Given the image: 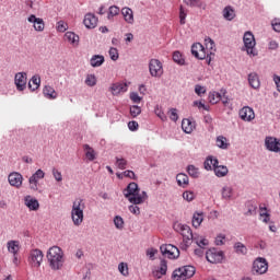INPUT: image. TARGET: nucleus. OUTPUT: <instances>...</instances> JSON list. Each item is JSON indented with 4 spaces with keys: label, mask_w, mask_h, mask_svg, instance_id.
I'll return each mask as SVG.
<instances>
[{
    "label": "nucleus",
    "mask_w": 280,
    "mask_h": 280,
    "mask_svg": "<svg viewBox=\"0 0 280 280\" xmlns=\"http://www.w3.org/2000/svg\"><path fill=\"white\" fill-rule=\"evenodd\" d=\"M205 220V214L200 212H196L192 215V226L195 229H198L202 224V221Z\"/></svg>",
    "instance_id": "33"
},
{
    "label": "nucleus",
    "mask_w": 280,
    "mask_h": 280,
    "mask_svg": "<svg viewBox=\"0 0 280 280\" xmlns=\"http://www.w3.org/2000/svg\"><path fill=\"white\" fill-rule=\"evenodd\" d=\"M83 148L86 159L90 161H95V150H93V148H91L89 144H84Z\"/></svg>",
    "instance_id": "38"
},
{
    "label": "nucleus",
    "mask_w": 280,
    "mask_h": 280,
    "mask_svg": "<svg viewBox=\"0 0 280 280\" xmlns=\"http://www.w3.org/2000/svg\"><path fill=\"white\" fill-rule=\"evenodd\" d=\"M225 240H226V236H224V234H219V235L215 237V244H217V246H224Z\"/></svg>",
    "instance_id": "60"
},
{
    "label": "nucleus",
    "mask_w": 280,
    "mask_h": 280,
    "mask_svg": "<svg viewBox=\"0 0 280 280\" xmlns=\"http://www.w3.org/2000/svg\"><path fill=\"white\" fill-rule=\"evenodd\" d=\"M260 220L268 224L270 222V214L266 208H260Z\"/></svg>",
    "instance_id": "45"
},
{
    "label": "nucleus",
    "mask_w": 280,
    "mask_h": 280,
    "mask_svg": "<svg viewBox=\"0 0 280 280\" xmlns=\"http://www.w3.org/2000/svg\"><path fill=\"white\" fill-rule=\"evenodd\" d=\"M128 166V160L124 159V158H116V167H118V170H126V167Z\"/></svg>",
    "instance_id": "43"
},
{
    "label": "nucleus",
    "mask_w": 280,
    "mask_h": 280,
    "mask_svg": "<svg viewBox=\"0 0 280 280\" xmlns=\"http://www.w3.org/2000/svg\"><path fill=\"white\" fill-rule=\"evenodd\" d=\"M223 200H231L233 198V187L224 186L221 190Z\"/></svg>",
    "instance_id": "34"
},
{
    "label": "nucleus",
    "mask_w": 280,
    "mask_h": 280,
    "mask_svg": "<svg viewBox=\"0 0 280 280\" xmlns=\"http://www.w3.org/2000/svg\"><path fill=\"white\" fill-rule=\"evenodd\" d=\"M173 60L177 65H185V58H183V54H180V51H175L173 54Z\"/></svg>",
    "instance_id": "47"
},
{
    "label": "nucleus",
    "mask_w": 280,
    "mask_h": 280,
    "mask_svg": "<svg viewBox=\"0 0 280 280\" xmlns=\"http://www.w3.org/2000/svg\"><path fill=\"white\" fill-rule=\"evenodd\" d=\"M243 43L248 56H257V49H255V45H257L255 35L250 32H246L243 36Z\"/></svg>",
    "instance_id": "7"
},
{
    "label": "nucleus",
    "mask_w": 280,
    "mask_h": 280,
    "mask_svg": "<svg viewBox=\"0 0 280 280\" xmlns=\"http://www.w3.org/2000/svg\"><path fill=\"white\" fill-rule=\"evenodd\" d=\"M160 250L164 257H167L168 259H178L180 257V250L178 247L168 244V245H162L160 247Z\"/></svg>",
    "instance_id": "8"
},
{
    "label": "nucleus",
    "mask_w": 280,
    "mask_h": 280,
    "mask_svg": "<svg viewBox=\"0 0 280 280\" xmlns=\"http://www.w3.org/2000/svg\"><path fill=\"white\" fill-rule=\"evenodd\" d=\"M28 184H30V189L32 191H38V180L37 179H34L33 177H30Z\"/></svg>",
    "instance_id": "55"
},
{
    "label": "nucleus",
    "mask_w": 280,
    "mask_h": 280,
    "mask_svg": "<svg viewBox=\"0 0 280 280\" xmlns=\"http://www.w3.org/2000/svg\"><path fill=\"white\" fill-rule=\"evenodd\" d=\"M31 178L35 179V180H40L43 178H45V172L43 170H37L32 176Z\"/></svg>",
    "instance_id": "54"
},
{
    "label": "nucleus",
    "mask_w": 280,
    "mask_h": 280,
    "mask_svg": "<svg viewBox=\"0 0 280 280\" xmlns=\"http://www.w3.org/2000/svg\"><path fill=\"white\" fill-rule=\"evenodd\" d=\"M265 145L269 152H276V154H280V139L275 137H267L265 139Z\"/></svg>",
    "instance_id": "12"
},
{
    "label": "nucleus",
    "mask_w": 280,
    "mask_h": 280,
    "mask_svg": "<svg viewBox=\"0 0 280 280\" xmlns=\"http://www.w3.org/2000/svg\"><path fill=\"white\" fill-rule=\"evenodd\" d=\"M67 27H68V25H67V23H65V21H59L58 23H57V31L58 32H67Z\"/></svg>",
    "instance_id": "61"
},
{
    "label": "nucleus",
    "mask_w": 280,
    "mask_h": 280,
    "mask_svg": "<svg viewBox=\"0 0 280 280\" xmlns=\"http://www.w3.org/2000/svg\"><path fill=\"white\" fill-rule=\"evenodd\" d=\"M196 275V267L194 266H184L175 269L172 275L173 280H187L191 279Z\"/></svg>",
    "instance_id": "5"
},
{
    "label": "nucleus",
    "mask_w": 280,
    "mask_h": 280,
    "mask_svg": "<svg viewBox=\"0 0 280 280\" xmlns=\"http://www.w3.org/2000/svg\"><path fill=\"white\" fill-rule=\"evenodd\" d=\"M191 54L195 58H198V60H205L207 58V50L200 43H196L191 46Z\"/></svg>",
    "instance_id": "14"
},
{
    "label": "nucleus",
    "mask_w": 280,
    "mask_h": 280,
    "mask_svg": "<svg viewBox=\"0 0 280 280\" xmlns=\"http://www.w3.org/2000/svg\"><path fill=\"white\" fill-rule=\"evenodd\" d=\"M217 145L218 148H221V150H226V148H229V142L226 141V138H224V136H219L217 138Z\"/></svg>",
    "instance_id": "42"
},
{
    "label": "nucleus",
    "mask_w": 280,
    "mask_h": 280,
    "mask_svg": "<svg viewBox=\"0 0 280 280\" xmlns=\"http://www.w3.org/2000/svg\"><path fill=\"white\" fill-rule=\"evenodd\" d=\"M170 119L172 121H178V113H177L176 108L171 109Z\"/></svg>",
    "instance_id": "63"
},
{
    "label": "nucleus",
    "mask_w": 280,
    "mask_h": 280,
    "mask_svg": "<svg viewBox=\"0 0 280 280\" xmlns=\"http://www.w3.org/2000/svg\"><path fill=\"white\" fill-rule=\"evenodd\" d=\"M85 84L86 86H95V84H97V78L95 74H88L85 78Z\"/></svg>",
    "instance_id": "46"
},
{
    "label": "nucleus",
    "mask_w": 280,
    "mask_h": 280,
    "mask_svg": "<svg viewBox=\"0 0 280 280\" xmlns=\"http://www.w3.org/2000/svg\"><path fill=\"white\" fill-rule=\"evenodd\" d=\"M183 198L184 200H187V202H191V200L196 198V194H194V191L186 190L183 192Z\"/></svg>",
    "instance_id": "53"
},
{
    "label": "nucleus",
    "mask_w": 280,
    "mask_h": 280,
    "mask_svg": "<svg viewBox=\"0 0 280 280\" xmlns=\"http://www.w3.org/2000/svg\"><path fill=\"white\" fill-rule=\"evenodd\" d=\"M91 67H102L104 65V56L95 55L90 60Z\"/></svg>",
    "instance_id": "36"
},
{
    "label": "nucleus",
    "mask_w": 280,
    "mask_h": 280,
    "mask_svg": "<svg viewBox=\"0 0 280 280\" xmlns=\"http://www.w3.org/2000/svg\"><path fill=\"white\" fill-rule=\"evenodd\" d=\"M213 172L218 178H224V176L229 174V167L217 164L213 168Z\"/></svg>",
    "instance_id": "28"
},
{
    "label": "nucleus",
    "mask_w": 280,
    "mask_h": 280,
    "mask_svg": "<svg viewBox=\"0 0 280 280\" xmlns=\"http://www.w3.org/2000/svg\"><path fill=\"white\" fill-rule=\"evenodd\" d=\"M8 182L11 187H15V189H21L23 186V175L19 172L10 173L8 176Z\"/></svg>",
    "instance_id": "13"
},
{
    "label": "nucleus",
    "mask_w": 280,
    "mask_h": 280,
    "mask_svg": "<svg viewBox=\"0 0 280 280\" xmlns=\"http://www.w3.org/2000/svg\"><path fill=\"white\" fill-rule=\"evenodd\" d=\"M217 165H220V162L218 161V159L211 155H209L203 162V167L205 170H207V172H211Z\"/></svg>",
    "instance_id": "23"
},
{
    "label": "nucleus",
    "mask_w": 280,
    "mask_h": 280,
    "mask_svg": "<svg viewBox=\"0 0 280 280\" xmlns=\"http://www.w3.org/2000/svg\"><path fill=\"white\" fill-rule=\"evenodd\" d=\"M174 230L183 236L184 244L182 245V248H189L195 237L194 232H191V228L183 223H175Z\"/></svg>",
    "instance_id": "4"
},
{
    "label": "nucleus",
    "mask_w": 280,
    "mask_h": 280,
    "mask_svg": "<svg viewBox=\"0 0 280 280\" xmlns=\"http://www.w3.org/2000/svg\"><path fill=\"white\" fill-rule=\"evenodd\" d=\"M43 94L46 100H57L58 98V92L54 89L51 85H45L43 89Z\"/></svg>",
    "instance_id": "21"
},
{
    "label": "nucleus",
    "mask_w": 280,
    "mask_h": 280,
    "mask_svg": "<svg viewBox=\"0 0 280 280\" xmlns=\"http://www.w3.org/2000/svg\"><path fill=\"white\" fill-rule=\"evenodd\" d=\"M272 28L275 30V32H280V20H275L272 22Z\"/></svg>",
    "instance_id": "64"
},
{
    "label": "nucleus",
    "mask_w": 280,
    "mask_h": 280,
    "mask_svg": "<svg viewBox=\"0 0 280 280\" xmlns=\"http://www.w3.org/2000/svg\"><path fill=\"white\" fill-rule=\"evenodd\" d=\"M108 54L112 60L114 61L119 60V50H117V48H114V47L109 48Z\"/></svg>",
    "instance_id": "52"
},
{
    "label": "nucleus",
    "mask_w": 280,
    "mask_h": 280,
    "mask_svg": "<svg viewBox=\"0 0 280 280\" xmlns=\"http://www.w3.org/2000/svg\"><path fill=\"white\" fill-rule=\"evenodd\" d=\"M44 257L45 255L43 254V250L38 248L31 249L27 258L28 266L38 270V268H40V265L43 264Z\"/></svg>",
    "instance_id": "6"
},
{
    "label": "nucleus",
    "mask_w": 280,
    "mask_h": 280,
    "mask_svg": "<svg viewBox=\"0 0 280 280\" xmlns=\"http://www.w3.org/2000/svg\"><path fill=\"white\" fill-rule=\"evenodd\" d=\"M97 16L93 13H88L84 16L83 23L88 30H95L97 27Z\"/></svg>",
    "instance_id": "18"
},
{
    "label": "nucleus",
    "mask_w": 280,
    "mask_h": 280,
    "mask_svg": "<svg viewBox=\"0 0 280 280\" xmlns=\"http://www.w3.org/2000/svg\"><path fill=\"white\" fill-rule=\"evenodd\" d=\"M47 259L51 270H60L65 264V254L58 246H52L47 253Z\"/></svg>",
    "instance_id": "2"
},
{
    "label": "nucleus",
    "mask_w": 280,
    "mask_h": 280,
    "mask_svg": "<svg viewBox=\"0 0 280 280\" xmlns=\"http://www.w3.org/2000/svg\"><path fill=\"white\" fill-rule=\"evenodd\" d=\"M192 242H195L197 244V246H199V248H207V246H209V240L200 236V237H196L194 236Z\"/></svg>",
    "instance_id": "37"
},
{
    "label": "nucleus",
    "mask_w": 280,
    "mask_h": 280,
    "mask_svg": "<svg viewBox=\"0 0 280 280\" xmlns=\"http://www.w3.org/2000/svg\"><path fill=\"white\" fill-rule=\"evenodd\" d=\"M240 117L243 121H253L255 119V112L250 107H243L240 110Z\"/></svg>",
    "instance_id": "19"
},
{
    "label": "nucleus",
    "mask_w": 280,
    "mask_h": 280,
    "mask_svg": "<svg viewBox=\"0 0 280 280\" xmlns=\"http://www.w3.org/2000/svg\"><path fill=\"white\" fill-rule=\"evenodd\" d=\"M51 172L55 180H57V183H62V173L56 167H54Z\"/></svg>",
    "instance_id": "56"
},
{
    "label": "nucleus",
    "mask_w": 280,
    "mask_h": 280,
    "mask_svg": "<svg viewBox=\"0 0 280 280\" xmlns=\"http://www.w3.org/2000/svg\"><path fill=\"white\" fill-rule=\"evenodd\" d=\"M195 93L198 97H202L207 93V88L200 84L195 85Z\"/></svg>",
    "instance_id": "49"
},
{
    "label": "nucleus",
    "mask_w": 280,
    "mask_h": 280,
    "mask_svg": "<svg viewBox=\"0 0 280 280\" xmlns=\"http://www.w3.org/2000/svg\"><path fill=\"white\" fill-rule=\"evenodd\" d=\"M118 270L120 275H122V277H128V275H130V272L128 271V264L126 262H120L118 265Z\"/></svg>",
    "instance_id": "48"
},
{
    "label": "nucleus",
    "mask_w": 280,
    "mask_h": 280,
    "mask_svg": "<svg viewBox=\"0 0 280 280\" xmlns=\"http://www.w3.org/2000/svg\"><path fill=\"white\" fill-rule=\"evenodd\" d=\"M206 258L210 264H222V260L224 259V252L215 248L209 249L206 253Z\"/></svg>",
    "instance_id": "11"
},
{
    "label": "nucleus",
    "mask_w": 280,
    "mask_h": 280,
    "mask_svg": "<svg viewBox=\"0 0 280 280\" xmlns=\"http://www.w3.org/2000/svg\"><path fill=\"white\" fill-rule=\"evenodd\" d=\"M130 213H133V215H139L141 213L140 208L137 205L129 206Z\"/></svg>",
    "instance_id": "62"
},
{
    "label": "nucleus",
    "mask_w": 280,
    "mask_h": 280,
    "mask_svg": "<svg viewBox=\"0 0 280 280\" xmlns=\"http://www.w3.org/2000/svg\"><path fill=\"white\" fill-rule=\"evenodd\" d=\"M187 5H191V8H202V0H188Z\"/></svg>",
    "instance_id": "58"
},
{
    "label": "nucleus",
    "mask_w": 280,
    "mask_h": 280,
    "mask_svg": "<svg viewBox=\"0 0 280 280\" xmlns=\"http://www.w3.org/2000/svg\"><path fill=\"white\" fill-rule=\"evenodd\" d=\"M248 83L252 89H259L261 86V81L259 80V74L257 72H252L248 74Z\"/></svg>",
    "instance_id": "22"
},
{
    "label": "nucleus",
    "mask_w": 280,
    "mask_h": 280,
    "mask_svg": "<svg viewBox=\"0 0 280 280\" xmlns=\"http://www.w3.org/2000/svg\"><path fill=\"white\" fill-rule=\"evenodd\" d=\"M7 246H8L9 253H11L12 255H19V250H21L19 241H9Z\"/></svg>",
    "instance_id": "32"
},
{
    "label": "nucleus",
    "mask_w": 280,
    "mask_h": 280,
    "mask_svg": "<svg viewBox=\"0 0 280 280\" xmlns=\"http://www.w3.org/2000/svg\"><path fill=\"white\" fill-rule=\"evenodd\" d=\"M114 224H115L116 229L121 231V229H124V218H121L120 215H116L114 218Z\"/></svg>",
    "instance_id": "50"
},
{
    "label": "nucleus",
    "mask_w": 280,
    "mask_h": 280,
    "mask_svg": "<svg viewBox=\"0 0 280 280\" xmlns=\"http://www.w3.org/2000/svg\"><path fill=\"white\" fill-rule=\"evenodd\" d=\"M15 85L18 91H25L27 86V73L19 72L15 74Z\"/></svg>",
    "instance_id": "15"
},
{
    "label": "nucleus",
    "mask_w": 280,
    "mask_h": 280,
    "mask_svg": "<svg viewBox=\"0 0 280 280\" xmlns=\"http://www.w3.org/2000/svg\"><path fill=\"white\" fill-rule=\"evenodd\" d=\"M118 178H133L135 179V172L132 171H125L122 174H117Z\"/></svg>",
    "instance_id": "59"
},
{
    "label": "nucleus",
    "mask_w": 280,
    "mask_h": 280,
    "mask_svg": "<svg viewBox=\"0 0 280 280\" xmlns=\"http://www.w3.org/2000/svg\"><path fill=\"white\" fill-rule=\"evenodd\" d=\"M121 14L126 21V23H129L132 25L135 23V13L132 12V9L125 7L121 9Z\"/></svg>",
    "instance_id": "25"
},
{
    "label": "nucleus",
    "mask_w": 280,
    "mask_h": 280,
    "mask_svg": "<svg viewBox=\"0 0 280 280\" xmlns=\"http://www.w3.org/2000/svg\"><path fill=\"white\" fill-rule=\"evenodd\" d=\"M205 50L207 54L206 58H209L208 63L211 62V56H215V42H213V39H211L210 37L205 39Z\"/></svg>",
    "instance_id": "17"
},
{
    "label": "nucleus",
    "mask_w": 280,
    "mask_h": 280,
    "mask_svg": "<svg viewBox=\"0 0 280 280\" xmlns=\"http://www.w3.org/2000/svg\"><path fill=\"white\" fill-rule=\"evenodd\" d=\"M40 86V77L34 75L28 82V89L32 91H37Z\"/></svg>",
    "instance_id": "35"
},
{
    "label": "nucleus",
    "mask_w": 280,
    "mask_h": 280,
    "mask_svg": "<svg viewBox=\"0 0 280 280\" xmlns=\"http://www.w3.org/2000/svg\"><path fill=\"white\" fill-rule=\"evenodd\" d=\"M84 209H86L84 199L77 198L72 203L71 210V218L74 226H80V224L84 222Z\"/></svg>",
    "instance_id": "3"
},
{
    "label": "nucleus",
    "mask_w": 280,
    "mask_h": 280,
    "mask_svg": "<svg viewBox=\"0 0 280 280\" xmlns=\"http://www.w3.org/2000/svg\"><path fill=\"white\" fill-rule=\"evenodd\" d=\"M208 100H209L210 104H218V102H220V100H222V95L218 92H210Z\"/></svg>",
    "instance_id": "41"
},
{
    "label": "nucleus",
    "mask_w": 280,
    "mask_h": 280,
    "mask_svg": "<svg viewBox=\"0 0 280 280\" xmlns=\"http://www.w3.org/2000/svg\"><path fill=\"white\" fill-rule=\"evenodd\" d=\"M187 172L191 178H198L200 176V171L194 165H188Z\"/></svg>",
    "instance_id": "44"
},
{
    "label": "nucleus",
    "mask_w": 280,
    "mask_h": 280,
    "mask_svg": "<svg viewBox=\"0 0 280 280\" xmlns=\"http://www.w3.org/2000/svg\"><path fill=\"white\" fill-rule=\"evenodd\" d=\"M194 128H196V126L194 125V122H191V120H189L188 118L183 119L182 130H184L186 135H191V132H194Z\"/></svg>",
    "instance_id": "29"
},
{
    "label": "nucleus",
    "mask_w": 280,
    "mask_h": 280,
    "mask_svg": "<svg viewBox=\"0 0 280 280\" xmlns=\"http://www.w3.org/2000/svg\"><path fill=\"white\" fill-rule=\"evenodd\" d=\"M141 113V107L138 105H132L130 107V115L131 117H139V114Z\"/></svg>",
    "instance_id": "57"
},
{
    "label": "nucleus",
    "mask_w": 280,
    "mask_h": 280,
    "mask_svg": "<svg viewBox=\"0 0 280 280\" xmlns=\"http://www.w3.org/2000/svg\"><path fill=\"white\" fill-rule=\"evenodd\" d=\"M155 277L161 279L163 275H167V260H161L159 269L155 271Z\"/></svg>",
    "instance_id": "31"
},
{
    "label": "nucleus",
    "mask_w": 280,
    "mask_h": 280,
    "mask_svg": "<svg viewBox=\"0 0 280 280\" xmlns=\"http://www.w3.org/2000/svg\"><path fill=\"white\" fill-rule=\"evenodd\" d=\"M252 272L254 275H266L268 272V260L261 257L254 260Z\"/></svg>",
    "instance_id": "9"
},
{
    "label": "nucleus",
    "mask_w": 280,
    "mask_h": 280,
    "mask_svg": "<svg viewBox=\"0 0 280 280\" xmlns=\"http://www.w3.org/2000/svg\"><path fill=\"white\" fill-rule=\"evenodd\" d=\"M149 71L152 78H161L163 75V63L159 59H151L149 62Z\"/></svg>",
    "instance_id": "10"
},
{
    "label": "nucleus",
    "mask_w": 280,
    "mask_h": 280,
    "mask_svg": "<svg viewBox=\"0 0 280 280\" xmlns=\"http://www.w3.org/2000/svg\"><path fill=\"white\" fill-rule=\"evenodd\" d=\"M176 180H177V185L179 187H187V185H189V176H187V174L185 173H179L176 176Z\"/></svg>",
    "instance_id": "30"
},
{
    "label": "nucleus",
    "mask_w": 280,
    "mask_h": 280,
    "mask_svg": "<svg viewBox=\"0 0 280 280\" xmlns=\"http://www.w3.org/2000/svg\"><path fill=\"white\" fill-rule=\"evenodd\" d=\"M129 97L133 104H141V101L143 100L137 92H131Z\"/></svg>",
    "instance_id": "51"
},
{
    "label": "nucleus",
    "mask_w": 280,
    "mask_h": 280,
    "mask_svg": "<svg viewBox=\"0 0 280 280\" xmlns=\"http://www.w3.org/2000/svg\"><path fill=\"white\" fill-rule=\"evenodd\" d=\"M222 14L225 21H233V19L236 16L235 9H233L231 5L225 7L222 11Z\"/></svg>",
    "instance_id": "27"
},
{
    "label": "nucleus",
    "mask_w": 280,
    "mask_h": 280,
    "mask_svg": "<svg viewBox=\"0 0 280 280\" xmlns=\"http://www.w3.org/2000/svg\"><path fill=\"white\" fill-rule=\"evenodd\" d=\"M234 248L238 255H246V253H248V248H246V245H244V243L241 242L235 243Z\"/></svg>",
    "instance_id": "40"
},
{
    "label": "nucleus",
    "mask_w": 280,
    "mask_h": 280,
    "mask_svg": "<svg viewBox=\"0 0 280 280\" xmlns=\"http://www.w3.org/2000/svg\"><path fill=\"white\" fill-rule=\"evenodd\" d=\"M113 95H119V93H126L128 91V83H114L110 88Z\"/></svg>",
    "instance_id": "24"
},
{
    "label": "nucleus",
    "mask_w": 280,
    "mask_h": 280,
    "mask_svg": "<svg viewBox=\"0 0 280 280\" xmlns=\"http://www.w3.org/2000/svg\"><path fill=\"white\" fill-rule=\"evenodd\" d=\"M65 40H68V43H70V45H74V47H78V45L80 43V36H78L73 32H67L65 34Z\"/></svg>",
    "instance_id": "26"
},
{
    "label": "nucleus",
    "mask_w": 280,
    "mask_h": 280,
    "mask_svg": "<svg viewBox=\"0 0 280 280\" xmlns=\"http://www.w3.org/2000/svg\"><path fill=\"white\" fill-rule=\"evenodd\" d=\"M24 205L30 209V211H38V209H40V203H38V201L32 196H26L24 198Z\"/></svg>",
    "instance_id": "20"
},
{
    "label": "nucleus",
    "mask_w": 280,
    "mask_h": 280,
    "mask_svg": "<svg viewBox=\"0 0 280 280\" xmlns=\"http://www.w3.org/2000/svg\"><path fill=\"white\" fill-rule=\"evenodd\" d=\"M119 12H120L119 7H117V5L109 7V10L107 13L108 21H113V19H115V16H118Z\"/></svg>",
    "instance_id": "39"
},
{
    "label": "nucleus",
    "mask_w": 280,
    "mask_h": 280,
    "mask_svg": "<svg viewBox=\"0 0 280 280\" xmlns=\"http://www.w3.org/2000/svg\"><path fill=\"white\" fill-rule=\"evenodd\" d=\"M124 196L131 205H143L148 200V192H141L137 183H130L124 190Z\"/></svg>",
    "instance_id": "1"
},
{
    "label": "nucleus",
    "mask_w": 280,
    "mask_h": 280,
    "mask_svg": "<svg viewBox=\"0 0 280 280\" xmlns=\"http://www.w3.org/2000/svg\"><path fill=\"white\" fill-rule=\"evenodd\" d=\"M28 23H33V27L35 32H44L45 30V21L40 18H36V15L31 14L27 19Z\"/></svg>",
    "instance_id": "16"
}]
</instances>
